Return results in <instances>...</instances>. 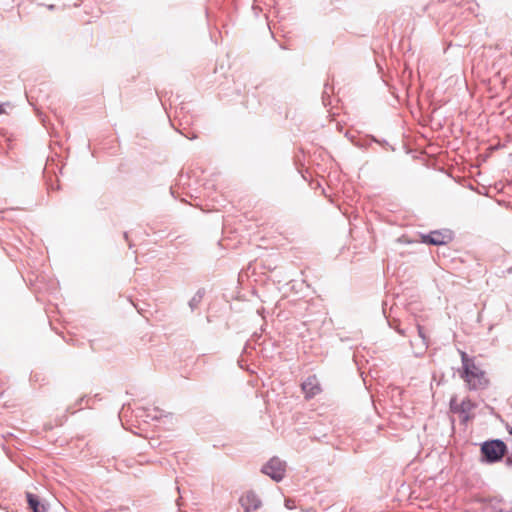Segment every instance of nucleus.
I'll return each mask as SVG.
<instances>
[{
  "instance_id": "f257e3e1",
  "label": "nucleus",
  "mask_w": 512,
  "mask_h": 512,
  "mask_svg": "<svg viewBox=\"0 0 512 512\" xmlns=\"http://www.w3.org/2000/svg\"><path fill=\"white\" fill-rule=\"evenodd\" d=\"M462 372L461 378L467 384L470 391L485 390L489 386V379L486 372L478 365H476L474 358L467 355L466 352H461Z\"/></svg>"
},
{
  "instance_id": "f03ea898",
  "label": "nucleus",
  "mask_w": 512,
  "mask_h": 512,
  "mask_svg": "<svg viewBox=\"0 0 512 512\" xmlns=\"http://www.w3.org/2000/svg\"><path fill=\"white\" fill-rule=\"evenodd\" d=\"M480 462L494 464L500 462L508 452L506 443L501 439L484 441L480 446Z\"/></svg>"
},
{
  "instance_id": "7ed1b4c3",
  "label": "nucleus",
  "mask_w": 512,
  "mask_h": 512,
  "mask_svg": "<svg viewBox=\"0 0 512 512\" xmlns=\"http://www.w3.org/2000/svg\"><path fill=\"white\" fill-rule=\"evenodd\" d=\"M477 407V404L473 402L470 398H464L461 403H458L457 396H452L449 401V409L454 414H459L461 417V422L466 424L470 421L474 415L471 412Z\"/></svg>"
},
{
  "instance_id": "20e7f679",
  "label": "nucleus",
  "mask_w": 512,
  "mask_h": 512,
  "mask_svg": "<svg viewBox=\"0 0 512 512\" xmlns=\"http://www.w3.org/2000/svg\"><path fill=\"white\" fill-rule=\"evenodd\" d=\"M453 238L454 234L450 229L434 230L421 235L422 243L435 246L448 244Z\"/></svg>"
},
{
  "instance_id": "39448f33",
  "label": "nucleus",
  "mask_w": 512,
  "mask_h": 512,
  "mask_svg": "<svg viewBox=\"0 0 512 512\" xmlns=\"http://www.w3.org/2000/svg\"><path fill=\"white\" fill-rule=\"evenodd\" d=\"M285 467V462L281 461L278 457H273L262 466L261 472L272 480L279 482L285 476Z\"/></svg>"
},
{
  "instance_id": "423d86ee",
  "label": "nucleus",
  "mask_w": 512,
  "mask_h": 512,
  "mask_svg": "<svg viewBox=\"0 0 512 512\" xmlns=\"http://www.w3.org/2000/svg\"><path fill=\"white\" fill-rule=\"evenodd\" d=\"M305 399L310 400L321 393L322 388L316 375L308 376L301 384Z\"/></svg>"
},
{
  "instance_id": "0eeeda50",
  "label": "nucleus",
  "mask_w": 512,
  "mask_h": 512,
  "mask_svg": "<svg viewBox=\"0 0 512 512\" xmlns=\"http://www.w3.org/2000/svg\"><path fill=\"white\" fill-rule=\"evenodd\" d=\"M240 503L245 512L256 511L262 505L261 499L253 491H249L243 495L240 498Z\"/></svg>"
},
{
  "instance_id": "6e6552de",
  "label": "nucleus",
  "mask_w": 512,
  "mask_h": 512,
  "mask_svg": "<svg viewBox=\"0 0 512 512\" xmlns=\"http://www.w3.org/2000/svg\"><path fill=\"white\" fill-rule=\"evenodd\" d=\"M26 498L28 506L33 512H46L48 510V506L41 502L37 495L27 492Z\"/></svg>"
},
{
  "instance_id": "1a4fd4ad",
  "label": "nucleus",
  "mask_w": 512,
  "mask_h": 512,
  "mask_svg": "<svg viewBox=\"0 0 512 512\" xmlns=\"http://www.w3.org/2000/svg\"><path fill=\"white\" fill-rule=\"evenodd\" d=\"M204 294H205L204 289H199L194 294V296L190 299L188 305H189L191 311H195L199 307V305L204 297Z\"/></svg>"
},
{
  "instance_id": "9d476101",
  "label": "nucleus",
  "mask_w": 512,
  "mask_h": 512,
  "mask_svg": "<svg viewBox=\"0 0 512 512\" xmlns=\"http://www.w3.org/2000/svg\"><path fill=\"white\" fill-rule=\"evenodd\" d=\"M164 416L163 411L159 408H152L147 410V414L145 415L146 421L152 420L156 421L161 419Z\"/></svg>"
},
{
  "instance_id": "9b49d317",
  "label": "nucleus",
  "mask_w": 512,
  "mask_h": 512,
  "mask_svg": "<svg viewBox=\"0 0 512 512\" xmlns=\"http://www.w3.org/2000/svg\"><path fill=\"white\" fill-rule=\"evenodd\" d=\"M417 331H418V335L419 337L422 339L423 341V345H424V348L426 349L428 347V340L424 334V330H423V327L421 325H417Z\"/></svg>"
},
{
  "instance_id": "f8f14e48",
  "label": "nucleus",
  "mask_w": 512,
  "mask_h": 512,
  "mask_svg": "<svg viewBox=\"0 0 512 512\" xmlns=\"http://www.w3.org/2000/svg\"><path fill=\"white\" fill-rule=\"evenodd\" d=\"M285 506L287 509H293L295 507L294 502L291 499L285 500Z\"/></svg>"
},
{
  "instance_id": "ddd939ff",
  "label": "nucleus",
  "mask_w": 512,
  "mask_h": 512,
  "mask_svg": "<svg viewBox=\"0 0 512 512\" xmlns=\"http://www.w3.org/2000/svg\"><path fill=\"white\" fill-rule=\"evenodd\" d=\"M505 465H506L507 467H509V468H511V467H512V457H507V458L505 459Z\"/></svg>"
},
{
  "instance_id": "4468645a",
  "label": "nucleus",
  "mask_w": 512,
  "mask_h": 512,
  "mask_svg": "<svg viewBox=\"0 0 512 512\" xmlns=\"http://www.w3.org/2000/svg\"><path fill=\"white\" fill-rule=\"evenodd\" d=\"M371 140H372L373 142L379 143V144H381V145H388V142H387L386 140L379 141V140H377V139H376V138H374V137H372V138H371Z\"/></svg>"
},
{
  "instance_id": "2eb2a0df",
  "label": "nucleus",
  "mask_w": 512,
  "mask_h": 512,
  "mask_svg": "<svg viewBox=\"0 0 512 512\" xmlns=\"http://www.w3.org/2000/svg\"><path fill=\"white\" fill-rule=\"evenodd\" d=\"M124 238H125L127 241H129V240H128V233H127V232H124ZM128 243H129V248H132V244H131L130 242H128Z\"/></svg>"
},
{
  "instance_id": "dca6fc26",
  "label": "nucleus",
  "mask_w": 512,
  "mask_h": 512,
  "mask_svg": "<svg viewBox=\"0 0 512 512\" xmlns=\"http://www.w3.org/2000/svg\"><path fill=\"white\" fill-rule=\"evenodd\" d=\"M4 111H5V110H4V106H3V104H0V114H3V113H4Z\"/></svg>"
},
{
  "instance_id": "f3484780",
  "label": "nucleus",
  "mask_w": 512,
  "mask_h": 512,
  "mask_svg": "<svg viewBox=\"0 0 512 512\" xmlns=\"http://www.w3.org/2000/svg\"><path fill=\"white\" fill-rule=\"evenodd\" d=\"M47 8H48L49 10H54V9H55V5H53V4L48 5V6H47Z\"/></svg>"
},
{
  "instance_id": "a211bd4d",
  "label": "nucleus",
  "mask_w": 512,
  "mask_h": 512,
  "mask_svg": "<svg viewBox=\"0 0 512 512\" xmlns=\"http://www.w3.org/2000/svg\"><path fill=\"white\" fill-rule=\"evenodd\" d=\"M186 137H187V138H189V139H195V138H196V135H195V134H193L191 137L186 135Z\"/></svg>"
},
{
  "instance_id": "6ab92c4d",
  "label": "nucleus",
  "mask_w": 512,
  "mask_h": 512,
  "mask_svg": "<svg viewBox=\"0 0 512 512\" xmlns=\"http://www.w3.org/2000/svg\"><path fill=\"white\" fill-rule=\"evenodd\" d=\"M510 435H512V427L508 429Z\"/></svg>"
},
{
  "instance_id": "aec40b11",
  "label": "nucleus",
  "mask_w": 512,
  "mask_h": 512,
  "mask_svg": "<svg viewBox=\"0 0 512 512\" xmlns=\"http://www.w3.org/2000/svg\"><path fill=\"white\" fill-rule=\"evenodd\" d=\"M182 499V496H179L178 500H177V504L179 505V500Z\"/></svg>"
}]
</instances>
